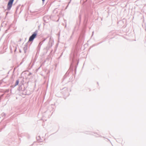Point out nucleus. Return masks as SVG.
<instances>
[{"mask_svg":"<svg viewBox=\"0 0 146 146\" xmlns=\"http://www.w3.org/2000/svg\"><path fill=\"white\" fill-rule=\"evenodd\" d=\"M14 0H9L7 5V9L8 10L10 9L11 7Z\"/></svg>","mask_w":146,"mask_h":146,"instance_id":"obj_1","label":"nucleus"},{"mask_svg":"<svg viewBox=\"0 0 146 146\" xmlns=\"http://www.w3.org/2000/svg\"><path fill=\"white\" fill-rule=\"evenodd\" d=\"M37 35L36 33H34L29 38V41H32L34 38H35Z\"/></svg>","mask_w":146,"mask_h":146,"instance_id":"obj_2","label":"nucleus"},{"mask_svg":"<svg viewBox=\"0 0 146 146\" xmlns=\"http://www.w3.org/2000/svg\"><path fill=\"white\" fill-rule=\"evenodd\" d=\"M19 81L18 80H17L16 81V83H15V86H17L18 85V84H19Z\"/></svg>","mask_w":146,"mask_h":146,"instance_id":"obj_3","label":"nucleus"},{"mask_svg":"<svg viewBox=\"0 0 146 146\" xmlns=\"http://www.w3.org/2000/svg\"><path fill=\"white\" fill-rule=\"evenodd\" d=\"M43 2H44L45 0H42Z\"/></svg>","mask_w":146,"mask_h":146,"instance_id":"obj_4","label":"nucleus"}]
</instances>
